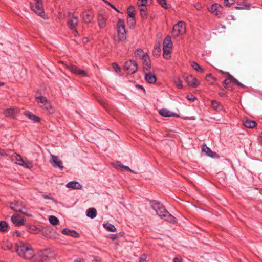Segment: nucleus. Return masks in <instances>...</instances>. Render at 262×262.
Here are the masks:
<instances>
[{
	"label": "nucleus",
	"mask_w": 262,
	"mask_h": 262,
	"mask_svg": "<svg viewBox=\"0 0 262 262\" xmlns=\"http://www.w3.org/2000/svg\"><path fill=\"white\" fill-rule=\"evenodd\" d=\"M146 53H144L143 50L140 48L136 49L134 52L135 57L136 59H142L145 55H147Z\"/></svg>",
	"instance_id": "28"
},
{
	"label": "nucleus",
	"mask_w": 262,
	"mask_h": 262,
	"mask_svg": "<svg viewBox=\"0 0 262 262\" xmlns=\"http://www.w3.org/2000/svg\"><path fill=\"white\" fill-rule=\"evenodd\" d=\"M21 233L19 231H16L13 232V235L14 236L16 237H20L21 236Z\"/></svg>",
	"instance_id": "54"
},
{
	"label": "nucleus",
	"mask_w": 262,
	"mask_h": 262,
	"mask_svg": "<svg viewBox=\"0 0 262 262\" xmlns=\"http://www.w3.org/2000/svg\"><path fill=\"white\" fill-rule=\"evenodd\" d=\"M11 221L16 226H21L25 224L24 219L18 214H14L11 216Z\"/></svg>",
	"instance_id": "16"
},
{
	"label": "nucleus",
	"mask_w": 262,
	"mask_h": 262,
	"mask_svg": "<svg viewBox=\"0 0 262 262\" xmlns=\"http://www.w3.org/2000/svg\"><path fill=\"white\" fill-rule=\"evenodd\" d=\"M66 187L73 189H81L82 188V185L76 181H71L68 183L66 184Z\"/></svg>",
	"instance_id": "23"
},
{
	"label": "nucleus",
	"mask_w": 262,
	"mask_h": 262,
	"mask_svg": "<svg viewBox=\"0 0 262 262\" xmlns=\"http://www.w3.org/2000/svg\"><path fill=\"white\" fill-rule=\"evenodd\" d=\"M117 164L121 168L124 169L126 171H130L131 172L135 173L129 167L123 165L120 162H117Z\"/></svg>",
	"instance_id": "42"
},
{
	"label": "nucleus",
	"mask_w": 262,
	"mask_h": 262,
	"mask_svg": "<svg viewBox=\"0 0 262 262\" xmlns=\"http://www.w3.org/2000/svg\"><path fill=\"white\" fill-rule=\"evenodd\" d=\"M127 14H128V17L129 18H135V8L133 6H129L127 10Z\"/></svg>",
	"instance_id": "36"
},
{
	"label": "nucleus",
	"mask_w": 262,
	"mask_h": 262,
	"mask_svg": "<svg viewBox=\"0 0 262 262\" xmlns=\"http://www.w3.org/2000/svg\"><path fill=\"white\" fill-rule=\"evenodd\" d=\"M147 0H138L137 4L138 6H146Z\"/></svg>",
	"instance_id": "48"
},
{
	"label": "nucleus",
	"mask_w": 262,
	"mask_h": 262,
	"mask_svg": "<svg viewBox=\"0 0 262 262\" xmlns=\"http://www.w3.org/2000/svg\"><path fill=\"white\" fill-rule=\"evenodd\" d=\"M24 115L29 119L35 122H39L40 121L39 117L29 111L24 112Z\"/></svg>",
	"instance_id": "26"
},
{
	"label": "nucleus",
	"mask_w": 262,
	"mask_h": 262,
	"mask_svg": "<svg viewBox=\"0 0 262 262\" xmlns=\"http://www.w3.org/2000/svg\"><path fill=\"white\" fill-rule=\"evenodd\" d=\"M112 67L116 73H119L120 72L121 69L117 63H113L112 64Z\"/></svg>",
	"instance_id": "47"
},
{
	"label": "nucleus",
	"mask_w": 262,
	"mask_h": 262,
	"mask_svg": "<svg viewBox=\"0 0 262 262\" xmlns=\"http://www.w3.org/2000/svg\"><path fill=\"white\" fill-rule=\"evenodd\" d=\"M143 61V66L144 71H149L151 67V61L149 55H145L142 59Z\"/></svg>",
	"instance_id": "19"
},
{
	"label": "nucleus",
	"mask_w": 262,
	"mask_h": 262,
	"mask_svg": "<svg viewBox=\"0 0 262 262\" xmlns=\"http://www.w3.org/2000/svg\"><path fill=\"white\" fill-rule=\"evenodd\" d=\"M32 10L38 15L45 18V13L41 2L35 3L34 5L31 4Z\"/></svg>",
	"instance_id": "11"
},
{
	"label": "nucleus",
	"mask_w": 262,
	"mask_h": 262,
	"mask_svg": "<svg viewBox=\"0 0 262 262\" xmlns=\"http://www.w3.org/2000/svg\"><path fill=\"white\" fill-rule=\"evenodd\" d=\"M74 262H84V259L82 258H77L74 260Z\"/></svg>",
	"instance_id": "57"
},
{
	"label": "nucleus",
	"mask_w": 262,
	"mask_h": 262,
	"mask_svg": "<svg viewBox=\"0 0 262 262\" xmlns=\"http://www.w3.org/2000/svg\"><path fill=\"white\" fill-rule=\"evenodd\" d=\"M82 16L84 23L89 24L92 21L94 13L91 10H87L82 12Z\"/></svg>",
	"instance_id": "13"
},
{
	"label": "nucleus",
	"mask_w": 262,
	"mask_h": 262,
	"mask_svg": "<svg viewBox=\"0 0 262 262\" xmlns=\"http://www.w3.org/2000/svg\"><path fill=\"white\" fill-rule=\"evenodd\" d=\"M243 125L247 128H252L256 126V123L250 119H246L243 121Z\"/></svg>",
	"instance_id": "29"
},
{
	"label": "nucleus",
	"mask_w": 262,
	"mask_h": 262,
	"mask_svg": "<svg viewBox=\"0 0 262 262\" xmlns=\"http://www.w3.org/2000/svg\"><path fill=\"white\" fill-rule=\"evenodd\" d=\"M235 8L237 9H244V8L243 7H236Z\"/></svg>",
	"instance_id": "60"
},
{
	"label": "nucleus",
	"mask_w": 262,
	"mask_h": 262,
	"mask_svg": "<svg viewBox=\"0 0 262 262\" xmlns=\"http://www.w3.org/2000/svg\"><path fill=\"white\" fill-rule=\"evenodd\" d=\"M211 107L216 111H220L222 109V105L216 100H212L211 103Z\"/></svg>",
	"instance_id": "31"
},
{
	"label": "nucleus",
	"mask_w": 262,
	"mask_h": 262,
	"mask_svg": "<svg viewBox=\"0 0 262 262\" xmlns=\"http://www.w3.org/2000/svg\"><path fill=\"white\" fill-rule=\"evenodd\" d=\"M11 160L14 161L15 164L28 169H31L33 166L32 162L30 161H24L21 156L16 153H14L11 156Z\"/></svg>",
	"instance_id": "6"
},
{
	"label": "nucleus",
	"mask_w": 262,
	"mask_h": 262,
	"mask_svg": "<svg viewBox=\"0 0 262 262\" xmlns=\"http://www.w3.org/2000/svg\"><path fill=\"white\" fill-rule=\"evenodd\" d=\"M150 205L157 215L162 219L172 224L177 223V219L169 213L162 203L152 201L150 202Z\"/></svg>",
	"instance_id": "2"
},
{
	"label": "nucleus",
	"mask_w": 262,
	"mask_h": 262,
	"mask_svg": "<svg viewBox=\"0 0 262 262\" xmlns=\"http://www.w3.org/2000/svg\"><path fill=\"white\" fill-rule=\"evenodd\" d=\"M67 68L71 72L76 74V75H83L84 76H87L86 73L82 70L80 69L77 66L70 64V65H67L66 66Z\"/></svg>",
	"instance_id": "14"
},
{
	"label": "nucleus",
	"mask_w": 262,
	"mask_h": 262,
	"mask_svg": "<svg viewBox=\"0 0 262 262\" xmlns=\"http://www.w3.org/2000/svg\"><path fill=\"white\" fill-rule=\"evenodd\" d=\"M118 234H110V238L112 240H115L118 238Z\"/></svg>",
	"instance_id": "53"
},
{
	"label": "nucleus",
	"mask_w": 262,
	"mask_h": 262,
	"mask_svg": "<svg viewBox=\"0 0 262 262\" xmlns=\"http://www.w3.org/2000/svg\"><path fill=\"white\" fill-rule=\"evenodd\" d=\"M62 234L68 235L73 237H78V233L74 230H70L67 228H64L62 231Z\"/></svg>",
	"instance_id": "27"
},
{
	"label": "nucleus",
	"mask_w": 262,
	"mask_h": 262,
	"mask_svg": "<svg viewBox=\"0 0 262 262\" xmlns=\"http://www.w3.org/2000/svg\"><path fill=\"white\" fill-rule=\"evenodd\" d=\"M50 250L49 249H45L39 252V255L42 258V260H45L48 257Z\"/></svg>",
	"instance_id": "37"
},
{
	"label": "nucleus",
	"mask_w": 262,
	"mask_h": 262,
	"mask_svg": "<svg viewBox=\"0 0 262 262\" xmlns=\"http://www.w3.org/2000/svg\"><path fill=\"white\" fill-rule=\"evenodd\" d=\"M222 8V6L220 5L215 3L211 5L209 10L214 15H218L221 13Z\"/></svg>",
	"instance_id": "20"
},
{
	"label": "nucleus",
	"mask_w": 262,
	"mask_h": 262,
	"mask_svg": "<svg viewBox=\"0 0 262 262\" xmlns=\"http://www.w3.org/2000/svg\"><path fill=\"white\" fill-rule=\"evenodd\" d=\"M202 151L204 152H205L206 155L208 156L212 157V156L211 155V154L212 153V151L211 150V149L207 147L206 145H204L202 147Z\"/></svg>",
	"instance_id": "41"
},
{
	"label": "nucleus",
	"mask_w": 262,
	"mask_h": 262,
	"mask_svg": "<svg viewBox=\"0 0 262 262\" xmlns=\"http://www.w3.org/2000/svg\"><path fill=\"white\" fill-rule=\"evenodd\" d=\"M191 65L193 69L197 72L202 73L204 72V70L195 61H192L191 63Z\"/></svg>",
	"instance_id": "35"
},
{
	"label": "nucleus",
	"mask_w": 262,
	"mask_h": 262,
	"mask_svg": "<svg viewBox=\"0 0 262 262\" xmlns=\"http://www.w3.org/2000/svg\"><path fill=\"white\" fill-rule=\"evenodd\" d=\"M49 220L50 223L53 225H57L59 223V221L58 218L53 215H51L49 217Z\"/></svg>",
	"instance_id": "38"
},
{
	"label": "nucleus",
	"mask_w": 262,
	"mask_h": 262,
	"mask_svg": "<svg viewBox=\"0 0 262 262\" xmlns=\"http://www.w3.org/2000/svg\"><path fill=\"white\" fill-rule=\"evenodd\" d=\"M105 4L109 5L111 7H112L114 10H115L117 12H119V10L115 7L114 5L112 4L111 3H110L108 1H105Z\"/></svg>",
	"instance_id": "51"
},
{
	"label": "nucleus",
	"mask_w": 262,
	"mask_h": 262,
	"mask_svg": "<svg viewBox=\"0 0 262 262\" xmlns=\"http://www.w3.org/2000/svg\"><path fill=\"white\" fill-rule=\"evenodd\" d=\"M220 72L222 74H225V75H226V73H227V72H223V71H222V70L220 71Z\"/></svg>",
	"instance_id": "61"
},
{
	"label": "nucleus",
	"mask_w": 262,
	"mask_h": 262,
	"mask_svg": "<svg viewBox=\"0 0 262 262\" xmlns=\"http://www.w3.org/2000/svg\"><path fill=\"white\" fill-rule=\"evenodd\" d=\"M7 156L8 154L5 150L0 149V158L2 157H6Z\"/></svg>",
	"instance_id": "50"
},
{
	"label": "nucleus",
	"mask_w": 262,
	"mask_h": 262,
	"mask_svg": "<svg viewBox=\"0 0 262 262\" xmlns=\"http://www.w3.org/2000/svg\"><path fill=\"white\" fill-rule=\"evenodd\" d=\"M86 215L91 219L95 218L97 215L96 210L94 208H89L87 210Z\"/></svg>",
	"instance_id": "30"
},
{
	"label": "nucleus",
	"mask_w": 262,
	"mask_h": 262,
	"mask_svg": "<svg viewBox=\"0 0 262 262\" xmlns=\"http://www.w3.org/2000/svg\"><path fill=\"white\" fill-rule=\"evenodd\" d=\"M187 99H188L189 100H190V101H191L192 102L196 99V98L193 95H187Z\"/></svg>",
	"instance_id": "52"
},
{
	"label": "nucleus",
	"mask_w": 262,
	"mask_h": 262,
	"mask_svg": "<svg viewBox=\"0 0 262 262\" xmlns=\"http://www.w3.org/2000/svg\"><path fill=\"white\" fill-rule=\"evenodd\" d=\"M4 83L3 82H0V86H3Z\"/></svg>",
	"instance_id": "64"
},
{
	"label": "nucleus",
	"mask_w": 262,
	"mask_h": 262,
	"mask_svg": "<svg viewBox=\"0 0 262 262\" xmlns=\"http://www.w3.org/2000/svg\"><path fill=\"white\" fill-rule=\"evenodd\" d=\"M35 3H37V2H41V0H35Z\"/></svg>",
	"instance_id": "63"
},
{
	"label": "nucleus",
	"mask_w": 262,
	"mask_h": 262,
	"mask_svg": "<svg viewBox=\"0 0 262 262\" xmlns=\"http://www.w3.org/2000/svg\"><path fill=\"white\" fill-rule=\"evenodd\" d=\"M224 4L226 6L229 7L234 3L235 0H224Z\"/></svg>",
	"instance_id": "49"
},
{
	"label": "nucleus",
	"mask_w": 262,
	"mask_h": 262,
	"mask_svg": "<svg viewBox=\"0 0 262 262\" xmlns=\"http://www.w3.org/2000/svg\"><path fill=\"white\" fill-rule=\"evenodd\" d=\"M0 246L1 249L4 250L10 251L12 252H13L14 251L13 250V246L12 243L8 241L3 242L1 244Z\"/></svg>",
	"instance_id": "21"
},
{
	"label": "nucleus",
	"mask_w": 262,
	"mask_h": 262,
	"mask_svg": "<svg viewBox=\"0 0 262 262\" xmlns=\"http://www.w3.org/2000/svg\"><path fill=\"white\" fill-rule=\"evenodd\" d=\"M79 22L78 18L76 16L72 15L68 21V26L71 30H74V34L77 35L78 32L75 29L76 27L77 26Z\"/></svg>",
	"instance_id": "12"
},
{
	"label": "nucleus",
	"mask_w": 262,
	"mask_h": 262,
	"mask_svg": "<svg viewBox=\"0 0 262 262\" xmlns=\"http://www.w3.org/2000/svg\"><path fill=\"white\" fill-rule=\"evenodd\" d=\"M103 227L108 231L115 232L116 231V228L114 225L111 224L110 223H106L103 224Z\"/></svg>",
	"instance_id": "33"
},
{
	"label": "nucleus",
	"mask_w": 262,
	"mask_h": 262,
	"mask_svg": "<svg viewBox=\"0 0 262 262\" xmlns=\"http://www.w3.org/2000/svg\"><path fill=\"white\" fill-rule=\"evenodd\" d=\"M8 228V224L4 221H0V232H7Z\"/></svg>",
	"instance_id": "32"
},
{
	"label": "nucleus",
	"mask_w": 262,
	"mask_h": 262,
	"mask_svg": "<svg viewBox=\"0 0 262 262\" xmlns=\"http://www.w3.org/2000/svg\"><path fill=\"white\" fill-rule=\"evenodd\" d=\"M136 21L135 18H127V23L130 26V27H134Z\"/></svg>",
	"instance_id": "45"
},
{
	"label": "nucleus",
	"mask_w": 262,
	"mask_h": 262,
	"mask_svg": "<svg viewBox=\"0 0 262 262\" xmlns=\"http://www.w3.org/2000/svg\"><path fill=\"white\" fill-rule=\"evenodd\" d=\"M173 262H182V260L179 257H175L173 260Z\"/></svg>",
	"instance_id": "56"
},
{
	"label": "nucleus",
	"mask_w": 262,
	"mask_h": 262,
	"mask_svg": "<svg viewBox=\"0 0 262 262\" xmlns=\"http://www.w3.org/2000/svg\"><path fill=\"white\" fill-rule=\"evenodd\" d=\"M145 79L148 83L153 84L156 82L157 78L154 74L148 72L145 74Z\"/></svg>",
	"instance_id": "22"
},
{
	"label": "nucleus",
	"mask_w": 262,
	"mask_h": 262,
	"mask_svg": "<svg viewBox=\"0 0 262 262\" xmlns=\"http://www.w3.org/2000/svg\"><path fill=\"white\" fill-rule=\"evenodd\" d=\"M201 8H202V7H201V6H198V7H196V9H197L198 10H200V9H201Z\"/></svg>",
	"instance_id": "62"
},
{
	"label": "nucleus",
	"mask_w": 262,
	"mask_h": 262,
	"mask_svg": "<svg viewBox=\"0 0 262 262\" xmlns=\"http://www.w3.org/2000/svg\"><path fill=\"white\" fill-rule=\"evenodd\" d=\"M173 81L178 88H183V85L182 84V81L180 80L179 77L177 76H174L173 77Z\"/></svg>",
	"instance_id": "34"
},
{
	"label": "nucleus",
	"mask_w": 262,
	"mask_h": 262,
	"mask_svg": "<svg viewBox=\"0 0 262 262\" xmlns=\"http://www.w3.org/2000/svg\"><path fill=\"white\" fill-rule=\"evenodd\" d=\"M139 7H140L139 10H140V14H141V17L142 18L146 17V15H147V13H146L147 7H146V6H139Z\"/></svg>",
	"instance_id": "39"
},
{
	"label": "nucleus",
	"mask_w": 262,
	"mask_h": 262,
	"mask_svg": "<svg viewBox=\"0 0 262 262\" xmlns=\"http://www.w3.org/2000/svg\"><path fill=\"white\" fill-rule=\"evenodd\" d=\"M172 45L171 37L169 35L167 36L163 42V57L166 60H168L171 57Z\"/></svg>",
	"instance_id": "5"
},
{
	"label": "nucleus",
	"mask_w": 262,
	"mask_h": 262,
	"mask_svg": "<svg viewBox=\"0 0 262 262\" xmlns=\"http://www.w3.org/2000/svg\"><path fill=\"white\" fill-rule=\"evenodd\" d=\"M15 251L19 257L24 259H31L35 255L32 246L29 243L22 241L15 243Z\"/></svg>",
	"instance_id": "1"
},
{
	"label": "nucleus",
	"mask_w": 262,
	"mask_h": 262,
	"mask_svg": "<svg viewBox=\"0 0 262 262\" xmlns=\"http://www.w3.org/2000/svg\"><path fill=\"white\" fill-rule=\"evenodd\" d=\"M35 100L39 106L49 115H53L55 113V108L51 102L45 96L41 95L37 92L35 95Z\"/></svg>",
	"instance_id": "3"
},
{
	"label": "nucleus",
	"mask_w": 262,
	"mask_h": 262,
	"mask_svg": "<svg viewBox=\"0 0 262 262\" xmlns=\"http://www.w3.org/2000/svg\"><path fill=\"white\" fill-rule=\"evenodd\" d=\"M185 81L189 86L193 88H196L200 84L198 80L191 75L185 77Z\"/></svg>",
	"instance_id": "15"
},
{
	"label": "nucleus",
	"mask_w": 262,
	"mask_h": 262,
	"mask_svg": "<svg viewBox=\"0 0 262 262\" xmlns=\"http://www.w3.org/2000/svg\"><path fill=\"white\" fill-rule=\"evenodd\" d=\"M51 159L49 160L50 163L54 167L58 168L60 170H63L64 167L63 166L62 161L58 156L50 154Z\"/></svg>",
	"instance_id": "9"
},
{
	"label": "nucleus",
	"mask_w": 262,
	"mask_h": 262,
	"mask_svg": "<svg viewBox=\"0 0 262 262\" xmlns=\"http://www.w3.org/2000/svg\"><path fill=\"white\" fill-rule=\"evenodd\" d=\"M157 1L163 8L165 9L168 8L166 0H157Z\"/></svg>",
	"instance_id": "46"
},
{
	"label": "nucleus",
	"mask_w": 262,
	"mask_h": 262,
	"mask_svg": "<svg viewBox=\"0 0 262 262\" xmlns=\"http://www.w3.org/2000/svg\"><path fill=\"white\" fill-rule=\"evenodd\" d=\"M108 17L105 14H99L98 15V24L101 28H104L107 24Z\"/></svg>",
	"instance_id": "17"
},
{
	"label": "nucleus",
	"mask_w": 262,
	"mask_h": 262,
	"mask_svg": "<svg viewBox=\"0 0 262 262\" xmlns=\"http://www.w3.org/2000/svg\"><path fill=\"white\" fill-rule=\"evenodd\" d=\"M206 79L211 84H214L215 81V78L212 76L211 74H208L206 75Z\"/></svg>",
	"instance_id": "40"
},
{
	"label": "nucleus",
	"mask_w": 262,
	"mask_h": 262,
	"mask_svg": "<svg viewBox=\"0 0 262 262\" xmlns=\"http://www.w3.org/2000/svg\"><path fill=\"white\" fill-rule=\"evenodd\" d=\"M18 110L17 108H10L5 110L4 111V114L6 117H14L15 114L17 113Z\"/></svg>",
	"instance_id": "24"
},
{
	"label": "nucleus",
	"mask_w": 262,
	"mask_h": 262,
	"mask_svg": "<svg viewBox=\"0 0 262 262\" xmlns=\"http://www.w3.org/2000/svg\"><path fill=\"white\" fill-rule=\"evenodd\" d=\"M159 113L160 115L164 117H179L177 114L171 112L166 108H162L159 110Z\"/></svg>",
	"instance_id": "18"
},
{
	"label": "nucleus",
	"mask_w": 262,
	"mask_h": 262,
	"mask_svg": "<svg viewBox=\"0 0 262 262\" xmlns=\"http://www.w3.org/2000/svg\"><path fill=\"white\" fill-rule=\"evenodd\" d=\"M10 207L11 209L15 211L19 212L28 216H31V215H29L22 211L23 208L24 207V205L22 201H14V202L10 203Z\"/></svg>",
	"instance_id": "10"
},
{
	"label": "nucleus",
	"mask_w": 262,
	"mask_h": 262,
	"mask_svg": "<svg viewBox=\"0 0 262 262\" xmlns=\"http://www.w3.org/2000/svg\"><path fill=\"white\" fill-rule=\"evenodd\" d=\"M226 75L227 76V79L228 80V81L230 82H232L237 85L238 86H241L242 88H244L245 86L242 83L239 82L236 79H235L233 76H232L229 73H227Z\"/></svg>",
	"instance_id": "25"
},
{
	"label": "nucleus",
	"mask_w": 262,
	"mask_h": 262,
	"mask_svg": "<svg viewBox=\"0 0 262 262\" xmlns=\"http://www.w3.org/2000/svg\"><path fill=\"white\" fill-rule=\"evenodd\" d=\"M42 196H43V198L44 199H50V200H53L54 201H55L53 197H52V196H51L50 195H43Z\"/></svg>",
	"instance_id": "55"
},
{
	"label": "nucleus",
	"mask_w": 262,
	"mask_h": 262,
	"mask_svg": "<svg viewBox=\"0 0 262 262\" xmlns=\"http://www.w3.org/2000/svg\"><path fill=\"white\" fill-rule=\"evenodd\" d=\"M117 34L113 36V40L116 45H117L120 42L125 41L126 39V30L123 20L121 19L118 20L117 24Z\"/></svg>",
	"instance_id": "4"
},
{
	"label": "nucleus",
	"mask_w": 262,
	"mask_h": 262,
	"mask_svg": "<svg viewBox=\"0 0 262 262\" xmlns=\"http://www.w3.org/2000/svg\"><path fill=\"white\" fill-rule=\"evenodd\" d=\"M219 95L221 97H224L226 96V94L224 92H220L218 93Z\"/></svg>",
	"instance_id": "58"
},
{
	"label": "nucleus",
	"mask_w": 262,
	"mask_h": 262,
	"mask_svg": "<svg viewBox=\"0 0 262 262\" xmlns=\"http://www.w3.org/2000/svg\"><path fill=\"white\" fill-rule=\"evenodd\" d=\"M140 262H145V259L143 257L140 258Z\"/></svg>",
	"instance_id": "59"
},
{
	"label": "nucleus",
	"mask_w": 262,
	"mask_h": 262,
	"mask_svg": "<svg viewBox=\"0 0 262 262\" xmlns=\"http://www.w3.org/2000/svg\"><path fill=\"white\" fill-rule=\"evenodd\" d=\"M161 52V47L159 43L157 45H156L154 47V50H153V54L154 55H160Z\"/></svg>",
	"instance_id": "43"
},
{
	"label": "nucleus",
	"mask_w": 262,
	"mask_h": 262,
	"mask_svg": "<svg viewBox=\"0 0 262 262\" xmlns=\"http://www.w3.org/2000/svg\"><path fill=\"white\" fill-rule=\"evenodd\" d=\"M124 69L128 74H133L138 70L137 63L134 60L127 61L124 64Z\"/></svg>",
	"instance_id": "8"
},
{
	"label": "nucleus",
	"mask_w": 262,
	"mask_h": 262,
	"mask_svg": "<svg viewBox=\"0 0 262 262\" xmlns=\"http://www.w3.org/2000/svg\"><path fill=\"white\" fill-rule=\"evenodd\" d=\"M186 32V25L184 21H180L173 27L172 37L174 38L182 36Z\"/></svg>",
	"instance_id": "7"
},
{
	"label": "nucleus",
	"mask_w": 262,
	"mask_h": 262,
	"mask_svg": "<svg viewBox=\"0 0 262 262\" xmlns=\"http://www.w3.org/2000/svg\"><path fill=\"white\" fill-rule=\"evenodd\" d=\"M229 84H230V81H228V80H227V79H225L223 82V85H224L225 88L227 89L228 90L231 91V90H232V88L230 85Z\"/></svg>",
	"instance_id": "44"
}]
</instances>
